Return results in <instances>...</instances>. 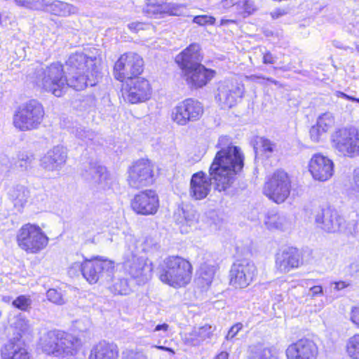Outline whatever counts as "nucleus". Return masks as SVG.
Masks as SVG:
<instances>
[{"label":"nucleus","mask_w":359,"mask_h":359,"mask_svg":"<svg viewBox=\"0 0 359 359\" xmlns=\"http://www.w3.org/2000/svg\"><path fill=\"white\" fill-rule=\"evenodd\" d=\"M42 104L36 100L20 105L13 116L14 126L21 131L34 130L41 124L44 117Z\"/></svg>","instance_id":"39448f33"},{"label":"nucleus","mask_w":359,"mask_h":359,"mask_svg":"<svg viewBox=\"0 0 359 359\" xmlns=\"http://www.w3.org/2000/svg\"><path fill=\"white\" fill-rule=\"evenodd\" d=\"M9 199L19 210L27 203L29 197V190L23 185H15L8 191Z\"/></svg>","instance_id":"473e14b6"},{"label":"nucleus","mask_w":359,"mask_h":359,"mask_svg":"<svg viewBox=\"0 0 359 359\" xmlns=\"http://www.w3.org/2000/svg\"><path fill=\"white\" fill-rule=\"evenodd\" d=\"M330 141L332 147L339 156L352 158L359 155V133L354 128L336 129Z\"/></svg>","instance_id":"6e6552de"},{"label":"nucleus","mask_w":359,"mask_h":359,"mask_svg":"<svg viewBox=\"0 0 359 359\" xmlns=\"http://www.w3.org/2000/svg\"><path fill=\"white\" fill-rule=\"evenodd\" d=\"M239 2L240 0H222L219 4V8L222 9L224 12H231L236 16V7L239 5Z\"/></svg>","instance_id":"8fccbe9b"},{"label":"nucleus","mask_w":359,"mask_h":359,"mask_svg":"<svg viewBox=\"0 0 359 359\" xmlns=\"http://www.w3.org/2000/svg\"><path fill=\"white\" fill-rule=\"evenodd\" d=\"M175 219L182 227H191L197 220L196 211L189 207L179 208L175 213Z\"/></svg>","instance_id":"e433bc0d"},{"label":"nucleus","mask_w":359,"mask_h":359,"mask_svg":"<svg viewBox=\"0 0 359 359\" xmlns=\"http://www.w3.org/2000/svg\"><path fill=\"white\" fill-rule=\"evenodd\" d=\"M82 177L88 182L97 185L103 189H109L114 182L112 177L105 167L98 164H90L81 173Z\"/></svg>","instance_id":"4be33fe9"},{"label":"nucleus","mask_w":359,"mask_h":359,"mask_svg":"<svg viewBox=\"0 0 359 359\" xmlns=\"http://www.w3.org/2000/svg\"><path fill=\"white\" fill-rule=\"evenodd\" d=\"M256 266L247 259L233 263L230 270V284L236 288L248 286L256 275Z\"/></svg>","instance_id":"f3484780"},{"label":"nucleus","mask_w":359,"mask_h":359,"mask_svg":"<svg viewBox=\"0 0 359 359\" xmlns=\"http://www.w3.org/2000/svg\"><path fill=\"white\" fill-rule=\"evenodd\" d=\"M147 6L144 9L145 14L151 18H163L166 15H176L166 4L167 0H146Z\"/></svg>","instance_id":"7c9ffc66"},{"label":"nucleus","mask_w":359,"mask_h":359,"mask_svg":"<svg viewBox=\"0 0 359 359\" xmlns=\"http://www.w3.org/2000/svg\"><path fill=\"white\" fill-rule=\"evenodd\" d=\"M180 104L182 108L185 109L184 112L189 121H196L201 116L203 110L199 102L193 99H187Z\"/></svg>","instance_id":"f704fd0d"},{"label":"nucleus","mask_w":359,"mask_h":359,"mask_svg":"<svg viewBox=\"0 0 359 359\" xmlns=\"http://www.w3.org/2000/svg\"><path fill=\"white\" fill-rule=\"evenodd\" d=\"M13 305L22 310L27 311L32 304V299L25 295H20L13 301Z\"/></svg>","instance_id":"3c124183"},{"label":"nucleus","mask_w":359,"mask_h":359,"mask_svg":"<svg viewBox=\"0 0 359 359\" xmlns=\"http://www.w3.org/2000/svg\"><path fill=\"white\" fill-rule=\"evenodd\" d=\"M130 246L131 250L135 253L140 255L141 252H149L155 246L156 243L151 237H142L138 239L130 238V243L127 246V249Z\"/></svg>","instance_id":"c9c22d12"},{"label":"nucleus","mask_w":359,"mask_h":359,"mask_svg":"<svg viewBox=\"0 0 359 359\" xmlns=\"http://www.w3.org/2000/svg\"><path fill=\"white\" fill-rule=\"evenodd\" d=\"M349 285L348 283L345 281H337V282H332L330 284L329 291L325 289V294L330 297L336 298L338 297L337 294H335L336 292L341 291V290L347 287Z\"/></svg>","instance_id":"09e8293b"},{"label":"nucleus","mask_w":359,"mask_h":359,"mask_svg":"<svg viewBox=\"0 0 359 359\" xmlns=\"http://www.w3.org/2000/svg\"><path fill=\"white\" fill-rule=\"evenodd\" d=\"M19 6L35 11H44L55 15L61 17L69 16L78 12V8L69 4L48 0H15Z\"/></svg>","instance_id":"f8f14e48"},{"label":"nucleus","mask_w":359,"mask_h":359,"mask_svg":"<svg viewBox=\"0 0 359 359\" xmlns=\"http://www.w3.org/2000/svg\"><path fill=\"white\" fill-rule=\"evenodd\" d=\"M97 60L95 57H87L83 53L76 52L71 55L67 61L68 77H88L90 80H87L86 86H95L99 74Z\"/></svg>","instance_id":"423d86ee"},{"label":"nucleus","mask_w":359,"mask_h":359,"mask_svg":"<svg viewBox=\"0 0 359 359\" xmlns=\"http://www.w3.org/2000/svg\"><path fill=\"white\" fill-rule=\"evenodd\" d=\"M251 359H278L275 349L265 347L262 344H257L250 347Z\"/></svg>","instance_id":"58836bf2"},{"label":"nucleus","mask_w":359,"mask_h":359,"mask_svg":"<svg viewBox=\"0 0 359 359\" xmlns=\"http://www.w3.org/2000/svg\"><path fill=\"white\" fill-rule=\"evenodd\" d=\"M199 50L198 44L192 43L176 57L175 62L182 70V74L201 65L202 57Z\"/></svg>","instance_id":"cd10ccee"},{"label":"nucleus","mask_w":359,"mask_h":359,"mask_svg":"<svg viewBox=\"0 0 359 359\" xmlns=\"http://www.w3.org/2000/svg\"><path fill=\"white\" fill-rule=\"evenodd\" d=\"M184 110L179 103L172 111V120L178 125L184 126L189 122Z\"/></svg>","instance_id":"c03bdc74"},{"label":"nucleus","mask_w":359,"mask_h":359,"mask_svg":"<svg viewBox=\"0 0 359 359\" xmlns=\"http://www.w3.org/2000/svg\"><path fill=\"white\" fill-rule=\"evenodd\" d=\"M245 92L244 85L238 82L224 81L219 84L215 100L222 109L235 106Z\"/></svg>","instance_id":"dca6fc26"},{"label":"nucleus","mask_w":359,"mask_h":359,"mask_svg":"<svg viewBox=\"0 0 359 359\" xmlns=\"http://www.w3.org/2000/svg\"><path fill=\"white\" fill-rule=\"evenodd\" d=\"M128 102L136 104L147 100L151 94L149 81L142 78L129 80L126 88Z\"/></svg>","instance_id":"412c9836"},{"label":"nucleus","mask_w":359,"mask_h":359,"mask_svg":"<svg viewBox=\"0 0 359 359\" xmlns=\"http://www.w3.org/2000/svg\"><path fill=\"white\" fill-rule=\"evenodd\" d=\"M123 267L133 278H141L142 280H147L152 271L151 264L147 263V259L135 253L130 246L124 252Z\"/></svg>","instance_id":"4468645a"},{"label":"nucleus","mask_w":359,"mask_h":359,"mask_svg":"<svg viewBox=\"0 0 359 359\" xmlns=\"http://www.w3.org/2000/svg\"><path fill=\"white\" fill-rule=\"evenodd\" d=\"M11 325L20 332H25L28 328V321L22 316H16L11 321Z\"/></svg>","instance_id":"864d4df0"},{"label":"nucleus","mask_w":359,"mask_h":359,"mask_svg":"<svg viewBox=\"0 0 359 359\" xmlns=\"http://www.w3.org/2000/svg\"><path fill=\"white\" fill-rule=\"evenodd\" d=\"M193 22L201 26L213 25L215 22V18L207 15H197L194 18Z\"/></svg>","instance_id":"5fc2aeb1"},{"label":"nucleus","mask_w":359,"mask_h":359,"mask_svg":"<svg viewBox=\"0 0 359 359\" xmlns=\"http://www.w3.org/2000/svg\"><path fill=\"white\" fill-rule=\"evenodd\" d=\"M212 179L209 175L203 171L194 173L191 178L189 194L195 200L205 198L210 190Z\"/></svg>","instance_id":"a878e982"},{"label":"nucleus","mask_w":359,"mask_h":359,"mask_svg":"<svg viewBox=\"0 0 359 359\" xmlns=\"http://www.w3.org/2000/svg\"><path fill=\"white\" fill-rule=\"evenodd\" d=\"M315 224L318 228L327 233L344 231L346 229L344 217L330 207L322 208L316 212Z\"/></svg>","instance_id":"2eb2a0df"},{"label":"nucleus","mask_w":359,"mask_h":359,"mask_svg":"<svg viewBox=\"0 0 359 359\" xmlns=\"http://www.w3.org/2000/svg\"><path fill=\"white\" fill-rule=\"evenodd\" d=\"M302 264L301 255L298 250L294 248H286L276 256V267L282 273H288Z\"/></svg>","instance_id":"b1692460"},{"label":"nucleus","mask_w":359,"mask_h":359,"mask_svg":"<svg viewBox=\"0 0 359 359\" xmlns=\"http://www.w3.org/2000/svg\"><path fill=\"white\" fill-rule=\"evenodd\" d=\"M287 13L285 9L277 8L271 13V18L273 19H278Z\"/></svg>","instance_id":"69168bd1"},{"label":"nucleus","mask_w":359,"mask_h":359,"mask_svg":"<svg viewBox=\"0 0 359 359\" xmlns=\"http://www.w3.org/2000/svg\"><path fill=\"white\" fill-rule=\"evenodd\" d=\"M350 319L355 326L359 329V307H353L351 309Z\"/></svg>","instance_id":"bf43d9fd"},{"label":"nucleus","mask_w":359,"mask_h":359,"mask_svg":"<svg viewBox=\"0 0 359 359\" xmlns=\"http://www.w3.org/2000/svg\"><path fill=\"white\" fill-rule=\"evenodd\" d=\"M243 325L241 323L234 324L228 331L225 339L228 341L232 340L238 333L243 329Z\"/></svg>","instance_id":"4d7b16f0"},{"label":"nucleus","mask_w":359,"mask_h":359,"mask_svg":"<svg viewBox=\"0 0 359 359\" xmlns=\"http://www.w3.org/2000/svg\"><path fill=\"white\" fill-rule=\"evenodd\" d=\"M0 164L6 168L10 167V161L6 155L3 154H0Z\"/></svg>","instance_id":"774afa93"},{"label":"nucleus","mask_w":359,"mask_h":359,"mask_svg":"<svg viewBox=\"0 0 359 359\" xmlns=\"http://www.w3.org/2000/svg\"><path fill=\"white\" fill-rule=\"evenodd\" d=\"M191 273L192 267L187 260L173 256L165 259L159 278L163 283L170 286L181 287L190 282Z\"/></svg>","instance_id":"20e7f679"},{"label":"nucleus","mask_w":359,"mask_h":359,"mask_svg":"<svg viewBox=\"0 0 359 359\" xmlns=\"http://www.w3.org/2000/svg\"><path fill=\"white\" fill-rule=\"evenodd\" d=\"M128 182L130 187L140 189L154 181L153 165L147 159L135 161L128 169Z\"/></svg>","instance_id":"ddd939ff"},{"label":"nucleus","mask_w":359,"mask_h":359,"mask_svg":"<svg viewBox=\"0 0 359 359\" xmlns=\"http://www.w3.org/2000/svg\"><path fill=\"white\" fill-rule=\"evenodd\" d=\"M47 299L53 304L62 305L65 303V300L61 290L54 288L49 289L46 292Z\"/></svg>","instance_id":"de8ad7c7"},{"label":"nucleus","mask_w":359,"mask_h":359,"mask_svg":"<svg viewBox=\"0 0 359 359\" xmlns=\"http://www.w3.org/2000/svg\"><path fill=\"white\" fill-rule=\"evenodd\" d=\"M34 163V158L27 153H20L18 155V164L22 170L31 168Z\"/></svg>","instance_id":"a18cd8bd"},{"label":"nucleus","mask_w":359,"mask_h":359,"mask_svg":"<svg viewBox=\"0 0 359 359\" xmlns=\"http://www.w3.org/2000/svg\"><path fill=\"white\" fill-rule=\"evenodd\" d=\"M311 297L324 295L323 288L321 285H313L309 289Z\"/></svg>","instance_id":"052dcab7"},{"label":"nucleus","mask_w":359,"mask_h":359,"mask_svg":"<svg viewBox=\"0 0 359 359\" xmlns=\"http://www.w3.org/2000/svg\"><path fill=\"white\" fill-rule=\"evenodd\" d=\"M215 330V327L208 324L199 327H194L191 332L186 334L185 341L191 346H199L205 340L210 339Z\"/></svg>","instance_id":"2f4dec72"},{"label":"nucleus","mask_w":359,"mask_h":359,"mask_svg":"<svg viewBox=\"0 0 359 359\" xmlns=\"http://www.w3.org/2000/svg\"><path fill=\"white\" fill-rule=\"evenodd\" d=\"M236 8V16L243 18L252 15L258 9V7L255 4L254 0H240L239 5L237 6Z\"/></svg>","instance_id":"ea45409f"},{"label":"nucleus","mask_w":359,"mask_h":359,"mask_svg":"<svg viewBox=\"0 0 359 359\" xmlns=\"http://www.w3.org/2000/svg\"><path fill=\"white\" fill-rule=\"evenodd\" d=\"M215 270V267L212 265L203 264L201 266L197 282L202 289L207 290L210 287L212 282Z\"/></svg>","instance_id":"4c0bfd02"},{"label":"nucleus","mask_w":359,"mask_h":359,"mask_svg":"<svg viewBox=\"0 0 359 359\" xmlns=\"http://www.w3.org/2000/svg\"><path fill=\"white\" fill-rule=\"evenodd\" d=\"M291 191V181L287 172L277 170L265 182L264 194L277 204L285 201Z\"/></svg>","instance_id":"9d476101"},{"label":"nucleus","mask_w":359,"mask_h":359,"mask_svg":"<svg viewBox=\"0 0 359 359\" xmlns=\"http://www.w3.org/2000/svg\"><path fill=\"white\" fill-rule=\"evenodd\" d=\"M143 71V60L137 53H127L121 55L114 65V77L120 81L131 80Z\"/></svg>","instance_id":"9b49d317"},{"label":"nucleus","mask_w":359,"mask_h":359,"mask_svg":"<svg viewBox=\"0 0 359 359\" xmlns=\"http://www.w3.org/2000/svg\"><path fill=\"white\" fill-rule=\"evenodd\" d=\"M3 359H31L25 344L20 338L9 339L1 348Z\"/></svg>","instance_id":"bb28decb"},{"label":"nucleus","mask_w":359,"mask_h":359,"mask_svg":"<svg viewBox=\"0 0 359 359\" xmlns=\"http://www.w3.org/2000/svg\"><path fill=\"white\" fill-rule=\"evenodd\" d=\"M80 346L77 338L60 330L49 331L40 339L42 351L56 357L74 355Z\"/></svg>","instance_id":"7ed1b4c3"},{"label":"nucleus","mask_w":359,"mask_h":359,"mask_svg":"<svg viewBox=\"0 0 359 359\" xmlns=\"http://www.w3.org/2000/svg\"><path fill=\"white\" fill-rule=\"evenodd\" d=\"M353 181L354 189L359 191V168L353 171Z\"/></svg>","instance_id":"e2e57ef3"},{"label":"nucleus","mask_w":359,"mask_h":359,"mask_svg":"<svg viewBox=\"0 0 359 359\" xmlns=\"http://www.w3.org/2000/svg\"><path fill=\"white\" fill-rule=\"evenodd\" d=\"M215 70L199 65L183 74L187 84L191 88H200L206 86L215 76Z\"/></svg>","instance_id":"5701e85b"},{"label":"nucleus","mask_w":359,"mask_h":359,"mask_svg":"<svg viewBox=\"0 0 359 359\" xmlns=\"http://www.w3.org/2000/svg\"><path fill=\"white\" fill-rule=\"evenodd\" d=\"M67 158V149L61 145L48 150L41 159V166L48 171H59Z\"/></svg>","instance_id":"393cba45"},{"label":"nucleus","mask_w":359,"mask_h":359,"mask_svg":"<svg viewBox=\"0 0 359 359\" xmlns=\"http://www.w3.org/2000/svg\"><path fill=\"white\" fill-rule=\"evenodd\" d=\"M16 240L18 246L27 254H37L44 250L49 238L37 225L26 224L18 230Z\"/></svg>","instance_id":"0eeeda50"},{"label":"nucleus","mask_w":359,"mask_h":359,"mask_svg":"<svg viewBox=\"0 0 359 359\" xmlns=\"http://www.w3.org/2000/svg\"><path fill=\"white\" fill-rule=\"evenodd\" d=\"M257 147H255V153L257 154L258 147H259L260 150L264 152L267 156H269L275 149L276 144L269 140L268 139L260 137L257 143Z\"/></svg>","instance_id":"49530a36"},{"label":"nucleus","mask_w":359,"mask_h":359,"mask_svg":"<svg viewBox=\"0 0 359 359\" xmlns=\"http://www.w3.org/2000/svg\"><path fill=\"white\" fill-rule=\"evenodd\" d=\"M346 350L351 359H359V334H355L348 339Z\"/></svg>","instance_id":"79ce46f5"},{"label":"nucleus","mask_w":359,"mask_h":359,"mask_svg":"<svg viewBox=\"0 0 359 359\" xmlns=\"http://www.w3.org/2000/svg\"><path fill=\"white\" fill-rule=\"evenodd\" d=\"M310 136L312 141L318 142L326 133L321 130V128L316 124L313 126L310 129Z\"/></svg>","instance_id":"6e6d98bb"},{"label":"nucleus","mask_w":359,"mask_h":359,"mask_svg":"<svg viewBox=\"0 0 359 359\" xmlns=\"http://www.w3.org/2000/svg\"><path fill=\"white\" fill-rule=\"evenodd\" d=\"M70 132L73 133L75 137L81 140L82 142L88 144V142L93 141L96 137V134L91 130H86L81 125L76 124L71 129Z\"/></svg>","instance_id":"a19ab883"},{"label":"nucleus","mask_w":359,"mask_h":359,"mask_svg":"<svg viewBox=\"0 0 359 359\" xmlns=\"http://www.w3.org/2000/svg\"><path fill=\"white\" fill-rule=\"evenodd\" d=\"M264 224L269 230L286 231L291 228V222L289 218L283 213L275 211H269L264 219Z\"/></svg>","instance_id":"c756f323"},{"label":"nucleus","mask_w":359,"mask_h":359,"mask_svg":"<svg viewBox=\"0 0 359 359\" xmlns=\"http://www.w3.org/2000/svg\"><path fill=\"white\" fill-rule=\"evenodd\" d=\"M34 74L35 76L32 81L55 97H61L68 87L81 90L86 87L87 80H90L83 76L65 77L62 65L60 63H53L46 68L40 67Z\"/></svg>","instance_id":"f03ea898"},{"label":"nucleus","mask_w":359,"mask_h":359,"mask_svg":"<svg viewBox=\"0 0 359 359\" xmlns=\"http://www.w3.org/2000/svg\"><path fill=\"white\" fill-rule=\"evenodd\" d=\"M244 156L238 147L218 151L209 168L215 190L231 195L235 189L236 175L244 165Z\"/></svg>","instance_id":"f257e3e1"},{"label":"nucleus","mask_w":359,"mask_h":359,"mask_svg":"<svg viewBox=\"0 0 359 359\" xmlns=\"http://www.w3.org/2000/svg\"><path fill=\"white\" fill-rule=\"evenodd\" d=\"M104 284L114 294L127 295L131 291L128 280L124 278L115 277L114 273H112V279Z\"/></svg>","instance_id":"72a5a7b5"},{"label":"nucleus","mask_w":359,"mask_h":359,"mask_svg":"<svg viewBox=\"0 0 359 359\" xmlns=\"http://www.w3.org/2000/svg\"><path fill=\"white\" fill-rule=\"evenodd\" d=\"M309 170L315 180L325 182L333 175L334 163L327 156L316 154L309 161Z\"/></svg>","instance_id":"6ab92c4d"},{"label":"nucleus","mask_w":359,"mask_h":359,"mask_svg":"<svg viewBox=\"0 0 359 359\" xmlns=\"http://www.w3.org/2000/svg\"><path fill=\"white\" fill-rule=\"evenodd\" d=\"M334 118L332 114L326 112L319 116L316 124L321 130L327 133L334 125Z\"/></svg>","instance_id":"37998d69"},{"label":"nucleus","mask_w":359,"mask_h":359,"mask_svg":"<svg viewBox=\"0 0 359 359\" xmlns=\"http://www.w3.org/2000/svg\"><path fill=\"white\" fill-rule=\"evenodd\" d=\"M122 359H147V357L142 351L126 349L122 352Z\"/></svg>","instance_id":"603ef678"},{"label":"nucleus","mask_w":359,"mask_h":359,"mask_svg":"<svg viewBox=\"0 0 359 359\" xmlns=\"http://www.w3.org/2000/svg\"><path fill=\"white\" fill-rule=\"evenodd\" d=\"M114 271V262L96 257L84 261L82 275L90 284L96 283L97 281L103 284L112 279Z\"/></svg>","instance_id":"1a4fd4ad"},{"label":"nucleus","mask_w":359,"mask_h":359,"mask_svg":"<svg viewBox=\"0 0 359 359\" xmlns=\"http://www.w3.org/2000/svg\"><path fill=\"white\" fill-rule=\"evenodd\" d=\"M263 62L264 64H274L276 62V58L271 53L267 52L263 56Z\"/></svg>","instance_id":"338daca9"},{"label":"nucleus","mask_w":359,"mask_h":359,"mask_svg":"<svg viewBox=\"0 0 359 359\" xmlns=\"http://www.w3.org/2000/svg\"><path fill=\"white\" fill-rule=\"evenodd\" d=\"M285 354L287 359H316L318 348L313 341L301 339L289 345Z\"/></svg>","instance_id":"aec40b11"},{"label":"nucleus","mask_w":359,"mask_h":359,"mask_svg":"<svg viewBox=\"0 0 359 359\" xmlns=\"http://www.w3.org/2000/svg\"><path fill=\"white\" fill-rule=\"evenodd\" d=\"M118 349L114 344L102 341L90 350L88 359H118Z\"/></svg>","instance_id":"c85d7f7f"},{"label":"nucleus","mask_w":359,"mask_h":359,"mask_svg":"<svg viewBox=\"0 0 359 359\" xmlns=\"http://www.w3.org/2000/svg\"><path fill=\"white\" fill-rule=\"evenodd\" d=\"M350 273L353 275L359 272V257L353 261L350 265Z\"/></svg>","instance_id":"0e129e2a"},{"label":"nucleus","mask_w":359,"mask_h":359,"mask_svg":"<svg viewBox=\"0 0 359 359\" xmlns=\"http://www.w3.org/2000/svg\"><path fill=\"white\" fill-rule=\"evenodd\" d=\"M159 207L158 196L153 190H146L136 194L131 201V208L137 214L151 215L156 213Z\"/></svg>","instance_id":"a211bd4d"},{"label":"nucleus","mask_w":359,"mask_h":359,"mask_svg":"<svg viewBox=\"0 0 359 359\" xmlns=\"http://www.w3.org/2000/svg\"><path fill=\"white\" fill-rule=\"evenodd\" d=\"M230 140L226 136H222L219 138L217 147L220 149L219 151L222 149H227L230 147H236V146H229Z\"/></svg>","instance_id":"13d9d810"},{"label":"nucleus","mask_w":359,"mask_h":359,"mask_svg":"<svg viewBox=\"0 0 359 359\" xmlns=\"http://www.w3.org/2000/svg\"><path fill=\"white\" fill-rule=\"evenodd\" d=\"M145 26V24L139 22H131L128 25V28L134 32H138L140 30L144 29Z\"/></svg>","instance_id":"680f3d73"}]
</instances>
